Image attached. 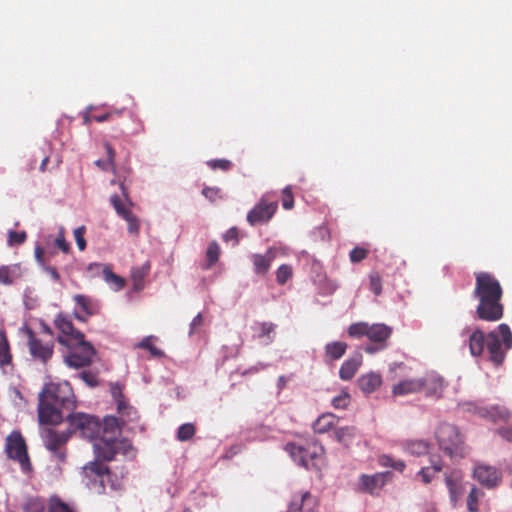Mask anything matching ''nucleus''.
Returning a JSON list of instances; mask_svg holds the SVG:
<instances>
[{
    "label": "nucleus",
    "instance_id": "23",
    "mask_svg": "<svg viewBox=\"0 0 512 512\" xmlns=\"http://www.w3.org/2000/svg\"><path fill=\"white\" fill-rule=\"evenodd\" d=\"M487 335L480 329H475L468 337V347L472 356L478 357L482 355L486 347Z\"/></svg>",
    "mask_w": 512,
    "mask_h": 512
},
{
    "label": "nucleus",
    "instance_id": "57",
    "mask_svg": "<svg viewBox=\"0 0 512 512\" xmlns=\"http://www.w3.org/2000/svg\"><path fill=\"white\" fill-rule=\"evenodd\" d=\"M42 268L45 271V273L47 275H49L50 278L54 282H60V279H61L60 274L54 266L50 265L49 263H46V264H43Z\"/></svg>",
    "mask_w": 512,
    "mask_h": 512
},
{
    "label": "nucleus",
    "instance_id": "36",
    "mask_svg": "<svg viewBox=\"0 0 512 512\" xmlns=\"http://www.w3.org/2000/svg\"><path fill=\"white\" fill-rule=\"evenodd\" d=\"M258 327V338H264L267 337L269 342H272L274 340L275 335V328L276 325L272 322H259L256 323Z\"/></svg>",
    "mask_w": 512,
    "mask_h": 512
},
{
    "label": "nucleus",
    "instance_id": "43",
    "mask_svg": "<svg viewBox=\"0 0 512 512\" xmlns=\"http://www.w3.org/2000/svg\"><path fill=\"white\" fill-rule=\"evenodd\" d=\"M292 267L282 264L276 271V280L280 285H284L292 277Z\"/></svg>",
    "mask_w": 512,
    "mask_h": 512
},
{
    "label": "nucleus",
    "instance_id": "47",
    "mask_svg": "<svg viewBox=\"0 0 512 512\" xmlns=\"http://www.w3.org/2000/svg\"><path fill=\"white\" fill-rule=\"evenodd\" d=\"M124 220L127 222L128 224V227H127V230L129 232V234H132V235H137L139 233V230H140V223H139V219L132 213L130 212L125 218Z\"/></svg>",
    "mask_w": 512,
    "mask_h": 512
},
{
    "label": "nucleus",
    "instance_id": "49",
    "mask_svg": "<svg viewBox=\"0 0 512 512\" xmlns=\"http://www.w3.org/2000/svg\"><path fill=\"white\" fill-rule=\"evenodd\" d=\"M282 206L286 210L292 209L294 206V197L290 187H286L282 191Z\"/></svg>",
    "mask_w": 512,
    "mask_h": 512
},
{
    "label": "nucleus",
    "instance_id": "46",
    "mask_svg": "<svg viewBox=\"0 0 512 512\" xmlns=\"http://www.w3.org/2000/svg\"><path fill=\"white\" fill-rule=\"evenodd\" d=\"M438 473L439 472L434 471V469H432L431 467L426 466L422 467L418 471L417 476L421 478L424 484H429L433 481V479L437 476Z\"/></svg>",
    "mask_w": 512,
    "mask_h": 512
},
{
    "label": "nucleus",
    "instance_id": "59",
    "mask_svg": "<svg viewBox=\"0 0 512 512\" xmlns=\"http://www.w3.org/2000/svg\"><path fill=\"white\" fill-rule=\"evenodd\" d=\"M55 244L64 253H68L70 251V244L66 241L63 232H60L58 234V236L55 239Z\"/></svg>",
    "mask_w": 512,
    "mask_h": 512
},
{
    "label": "nucleus",
    "instance_id": "12",
    "mask_svg": "<svg viewBox=\"0 0 512 512\" xmlns=\"http://www.w3.org/2000/svg\"><path fill=\"white\" fill-rule=\"evenodd\" d=\"M473 476L488 489L497 487L502 480V472L498 468L485 464H477L474 467Z\"/></svg>",
    "mask_w": 512,
    "mask_h": 512
},
{
    "label": "nucleus",
    "instance_id": "51",
    "mask_svg": "<svg viewBox=\"0 0 512 512\" xmlns=\"http://www.w3.org/2000/svg\"><path fill=\"white\" fill-rule=\"evenodd\" d=\"M49 512H74L66 503L60 499H53L50 503Z\"/></svg>",
    "mask_w": 512,
    "mask_h": 512
},
{
    "label": "nucleus",
    "instance_id": "50",
    "mask_svg": "<svg viewBox=\"0 0 512 512\" xmlns=\"http://www.w3.org/2000/svg\"><path fill=\"white\" fill-rule=\"evenodd\" d=\"M85 232V226H80L74 230L75 241L80 251H83L86 248V240L84 238Z\"/></svg>",
    "mask_w": 512,
    "mask_h": 512
},
{
    "label": "nucleus",
    "instance_id": "8",
    "mask_svg": "<svg viewBox=\"0 0 512 512\" xmlns=\"http://www.w3.org/2000/svg\"><path fill=\"white\" fill-rule=\"evenodd\" d=\"M68 347L71 351L65 357V363L71 368L79 369L89 366L96 354L95 348L90 342L85 341V338Z\"/></svg>",
    "mask_w": 512,
    "mask_h": 512
},
{
    "label": "nucleus",
    "instance_id": "19",
    "mask_svg": "<svg viewBox=\"0 0 512 512\" xmlns=\"http://www.w3.org/2000/svg\"><path fill=\"white\" fill-rule=\"evenodd\" d=\"M275 254L276 251L272 247H270L265 254H253L251 259L255 273L265 275L271 267Z\"/></svg>",
    "mask_w": 512,
    "mask_h": 512
},
{
    "label": "nucleus",
    "instance_id": "17",
    "mask_svg": "<svg viewBox=\"0 0 512 512\" xmlns=\"http://www.w3.org/2000/svg\"><path fill=\"white\" fill-rule=\"evenodd\" d=\"M477 413L480 417L491 420L492 422H507L511 413L505 406L493 405L491 407H480L477 409Z\"/></svg>",
    "mask_w": 512,
    "mask_h": 512
},
{
    "label": "nucleus",
    "instance_id": "22",
    "mask_svg": "<svg viewBox=\"0 0 512 512\" xmlns=\"http://www.w3.org/2000/svg\"><path fill=\"white\" fill-rule=\"evenodd\" d=\"M0 368L6 370L13 368V355L6 332L0 329Z\"/></svg>",
    "mask_w": 512,
    "mask_h": 512
},
{
    "label": "nucleus",
    "instance_id": "37",
    "mask_svg": "<svg viewBox=\"0 0 512 512\" xmlns=\"http://www.w3.org/2000/svg\"><path fill=\"white\" fill-rule=\"evenodd\" d=\"M319 450H322V448H319ZM319 457L318 448L316 446L314 447H308L305 448V453L303 455V458L305 460V463H301L300 466L306 468V469H312L316 467L315 460Z\"/></svg>",
    "mask_w": 512,
    "mask_h": 512
},
{
    "label": "nucleus",
    "instance_id": "32",
    "mask_svg": "<svg viewBox=\"0 0 512 512\" xmlns=\"http://www.w3.org/2000/svg\"><path fill=\"white\" fill-rule=\"evenodd\" d=\"M483 497H484V492L473 485L468 496H467V499H466L467 510L469 512H478L479 511V503Z\"/></svg>",
    "mask_w": 512,
    "mask_h": 512
},
{
    "label": "nucleus",
    "instance_id": "9",
    "mask_svg": "<svg viewBox=\"0 0 512 512\" xmlns=\"http://www.w3.org/2000/svg\"><path fill=\"white\" fill-rule=\"evenodd\" d=\"M27 346L29 353L34 360L46 364L54 354V342L43 341L30 328H26Z\"/></svg>",
    "mask_w": 512,
    "mask_h": 512
},
{
    "label": "nucleus",
    "instance_id": "31",
    "mask_svg": "<svg viewBox=\"0 0 512 512\" xmlns=\"http://www.w3.org/2000/svg\"><path fill=\"white\" fill-rule=\"evenodd\" d=\"M338 421L333 413H324L317 418L313 424V430L316 433L323 434L329 431Z\"/></svg>",
    "mask_w": 512,
    "mask_h": 512
},
{
    "label": "nucleus",
    "instance_id": "55",
    "mask_svg": "<svg viewBox=\"0 0 512 512\" xmlns=\"http://www.w3.org/2000/svg\"><path fill=\"white\" fill-rule=\"evenodd\" d=\"M114 113H111V112H107V113H103V114H95V115H89V114H86L84 116V123L85 124H89L91 121H96V122H104V121H107L109 120L112 115Z\"/></svg>",
    "mask_w": 512,
    "mask_h": 512
},
{
    "label": "nucleus",
    "instance_id": "6",
    "mask_svg": "<svg viewBox=\"0 0 512 512\" xmlns=\"http://www.w3.org/2000/svg\"><path fill=\"white\" fill-rule=\"evenodd\" d=\"M69 423V431L72 433H79L81 437L94 440L98 439L101 432V423L99 419L90 414L72 411L65 417Z\"/></svg>",
    "mask_w": 512,
    "mask_h": 512
},
{
    "label": "nucleus",
    "instance_id": "45",
    "mask_svg": "<svg viewBox=\"0 0 512 512\" xmlns=\"http://www.w3.org/2000/svg\"><path fill=\"white\" fill-rule=\"evenodd\" d=\"M370 290L375 295H380L382 292V279L378 272H371L369 275Z\"/></svg>",
    "mask_w": 512,
    "mask_h": 512
},
{
    "label": "nucleus",
    "instance_id": "61",
    "mask_svg": "<svg viewBox=\"0 0 512 512\" xmlns=\"http://www.w3.org/2000/svg\"><path fill=\"white\" fill-rule=\"evenodd\" d=\"M220 190L217 188L212 187H205L202 190V194L208 198L210 201H215L216 198L219 196Z\"/></svg>",
    "mask_w": 512,
    "mask_h": 512
},
{
    "label": "nucleus",
    "instance_id": "25",
    "mask_svg": "<svg viewBox=\"0 0 512 512\" xmlns=\"http://www.w3.org/2000/svg\"><path fill=\"white\" fill-rule=\"evenodd\" d=\"M348 345L342 341H333L325 345L324 362L332 363L339 360L346 352Z\"/></svg>",
    "mask_w": 512,
    "mask_h": 512
},
{
    "label": "nucleus",
    "instance_id": "26",
    "mask_svg": "<svg viewBox=\"0 0 512 512\" xmlns=\"http://www.w3.org/2000/svg\"><path fill=\"white\" fill-rule=\"evenodd\" d=\"M421 391L420 378L405 379L399 381L392 388V393L395 396H405Z\"/></svg>",
    "mask_w": 512,
    "mask_h": 512
},
{
    "label": "nucleus",
    "instance_id": "60",
    "mask_svg": "<svg viewBox=\"0 0 512 512\" xmlns=\"http://www.w3.org/2000/svg\"><path fill=\"white\" fill-rule=\"evenodd\" d=\"M105 149H106V153H107V157H108L107 164L113 171H115V165H114L115 151L109 143H105Z\"/></svg>",
    "mask_w": 512,
    "mask_h": 512
},
{
    "label": "nucleus",
    "instance_id": "29",
    "mask_svg": "<svg viewBox=\"0 0 512 512\" xmlns=\"http://www.w3.org/2000/svg\"><path fill=\"white\" fill-rule=\"evenodd\" d=\"M22 270L20 264H10L0 267V282L5 285L14 283L21 278Z\"/></svg>",
    "mask_w": 512,
    "mask_h": 512
},
{
    "label": "nucleus",
    "instance_id": "2",
    "mask_svg": "<svg viewBox=\"0 0 512 512\" xmlns=\"http://www.w3.org/2000/svg\"><path fill=\"white\" fill-rule=\"evenodd\" d=\"M75 408L76 396L67 381L48 383L39 394L38 417L42 424H60L65 419V413Z\"/></svg>",
    "mask_w": 512,
    "mask_h": 512
},
{
    "label": "nucleus",
    "instance_id": "38",
    "mask_svg": "<svg viewBox=\"0 0 512 512\" xmlns=\"http://www.w3.org/2000/svg\"><path fill=\"white\" fill-rule=\"evenodd\" d=\"M369 324L366 322L353 323L348 328V335L352 338H361L368 335Z\"/></svg>",
    "mask_w": 512,
    "mask_h": 512
},
{
    "label": "nucleus",
    "instance_id": "33",
    "mask_svg": "<svg viewBox=\"0 0 512 512\" xmlns=\"http://www.w3.org/2000/svg\"><path fill=\"white\" fill-rule=\"evenodd\" d=\"M150 270V265L148 263L142 265L141 267L133 268L132 270V280L135 289L143 288L144 278L148 275Z\"/></svg>",
    "mask_w": 512,
    "mask_h": 512
},
{
    "label": "nucleus",
    "instance_id": "5",
    "mask_svg": "<svg viewBox=\"0 0 512 512\" xmlns=\"http://www.w3.org/2000/svg\"><path fill=\"white\" fill-rule=\"evenodd\" d=\"M489 360L499 366L503 363L506 352L512 348V332L510 327L502 323L497 329L489 332L486 339Z\"/></svg>",
    "mask_w": 512,
    "mask_h": 512
},
{
    "label": "nucleus",
    "instance_id": "56",
    "mask_svg": "<svg viewBox=\"0 0 512 512\" xmlns=\"http://www.w3.org/2000/svg\"><path fill=\"white\" fill-rule=\"evenodd\" d=\"M105 277H106L107 281L114 283L116 285L117 289H122L125 285L124 279L121 278L120 276H117L116 274H114L111 271L105 272Z\"/></svg>",
    "mask_w": 512,
    "mask_h": 512
},
{
    "label": "nucleus",
    "instance_id": "39",
    "mask_svg": "<svg viewBox=\"0 0 512 512\" xmlns=\"http://www.w3.org/2000/svg\"><path fill=\"white\" fill-rule=\"evenodd\" d=\"M196 433L195 425L192 423L182 424L177 430V439L181 442L188 441L194 437Z\"/></svg>",
    "mask_w": 512,
    "mask_h": 512
},
{
    "label": "nucleus",
    "instance_id": "20",
    "mask_svg": "<svg viewBox=\"0 0 512 512\" xmlns=\"http://www.w3.org/2000/svg\"><path fill=\"white\" fill-rule=\"evenodd\" d=\"M388 473H376L374 475L363 474L360 477V485L363 491L374 494L385 485V477Z\"/></svg>",
    "mask_w": 512,
    "mask_h": 512
},
{
    "label": "nucleus",
    "instance_id": "54",
    "mask_svg": "<svg viewBox=\"0 0 512 512\" xmlns=\"http://www.w3.org/2000/svg\"><path fill=\"white\" fill-rule=\"evenodd\" d=\"M79 377L90 387H96L98 385L97 376L91 371H83L79 374Z\"/></svg>",
    "mask_w": 512,
    "mask_h": 512
},
{
    "label": "nucleus",
    "instance_id": "13",
    "mask_svg": "<svg viewBox=\"0 0 512 512\" xmlns=\"http://www.w3.org/2000/svg\"><path fill=\"white\" fill-rule=\"evenodd\" d=\"M71 437V431L58 432L53 428H46L43 431V441L45 447L57 454L60 459L64 458V454L60 452V449L68 442Z\"/></svg>",
    "mask_w": 512,
    "mask_h": 512
},
{
    "label": "nucleus",
    "instance_id": "52",
    "mask_svg": "<svg viewBox=\"0 0 512 512\" xmlns=\"http://www.w3.org/2000/svg\"><path fill=\"white\" fill-rule=\"evenodd\" d=\"M211 169H221L227 171L232 167V162L227 159H214L208 162Z\"/></svg>",
    "mask_w": 512,
    "mask_h": 512
},
{
    "label": "nucleus",
    "instance_id": "30",
    "mask_svg": "<svg viewBox=\"0 0 512 512\" xmlns=\"http://www.w3.org/2000/svg\"><path fill=\"white\" fill-rule=\"evenodd\" d=\"M75 303L85 312L86 315L92 316L99 312L100 305L99 303L90 298L89 296L77 294L73 297Z\"/></svg>",
    "mask_w": 512,
    "mask_h": 512
},
{
    "label": "nucleus",
    "instance_id": "24",
    "mask_svg": "<svg viewBox=\"0 0 512 512\" xmlns=\"http://www.w3.org/2000/svg\"><path fill=\"white\" fill-rule=\"evenodd\" d=\"M382 385V377L379 373L370 372L358 379V386L365 394L375 392Z\"/></svg>",
    "mask_w": 512,
    "mask_h": 512
},
{
    "label": "nucleus",
    "instance_id": "35",
    "mask_svg": "<svg viewBox=\"0 0 512 512\" xmlns=\"http://www.w3.org/2000/svg\"><path fill=\"white\" fill-rule=\"evenodd\" d=\"M356 435V428L354 426L340 427L335 431L336 439L343 444H348Z\"/></svg>",
    "mask_w": 512,
    "mask_h": 512
},
{
    "label": "nucleus",
    "instance_id": "11",
    "mask_svg": "<svg viewBox=\"0 0 512 512\" xmlns=\"http://www.w3.org/2000/svg\"><path fill=\"white\" fill-rule=\"evenodd\" d=\"M277 201H268L265 197L251 209L247 214V221L251 226L267 223L276 213Z\"/></svg>",
    "mask_w": 512,
    "mask_h": 512
},
{
    "label": "nucleus",
    "instance_id": "7",
    "mask_svg": "<svg viewBox=\"0 0 512 512\" xmlns=\"http://www.w3.org/2000/svg\"><path fill=\"white\" fill-rule=\"evenodd\" d=\"M5 452L8 458L19 463L22 471L31 470L25 439L19 431H13L5 440Z\"/></svg>",
    "mask_w": 512,
    "mask_h": 512
},
{
    "label": "nucleus",
    "instance_id": "14",
    "mask_svg": "<svg viewBox=\"0 0 512 512\" xmlns=\"http://www.w3.org/2000/svg\"><path fill=\"white\" fill-rule=\"evenodd\" d=\"M445 484L449 492V499L453 507H456L464 492L463 475L459 470H451L444 474Z\"/></svg>",
    "mask_w": 512,
    "mask_h": 512
},
{
    "label": "nucleus",
    "instance_id": "15",
    "mask_svg": "<svg viewBox=\"0 0 512 512\" xmlns=\"http://www.w3.org/2000/svg\"><path fill=\"white\" fill-rule=\"evenodd\" d=\"M112 394L117 402V412L120 415L122 424L132 422L138 419L137 411L125 401L119 388H113Z\"/></svg>",
    "mask_w": 512,
    "mask_h": 512
},
{
    "label": "nucleus",
    "instance_id": "3",
    "mask_svg": "<svg viewBox=\"0 0 512 512\" xmlns=\"http://www.w3.org/2000/svg\"><path fill=\"white\" fill-rule=\"evenodd\" d=\"M473 297L478 300L476 316L483 321L496 322L503 317V289L499 280L489 272H476Z\"/></svg>",
    "mask_w": 512,
    "mask_h": 512
},
{
    "label": "nucleus",
    "instance_id": "27",
    "mask_svg": "<svg viewBox=\"0 0 512 512\" xmlns=\"http://www.w3.org/2000/svg\"><path fill=\"white\" fill-rule=\"evenodd\" d=\"M431 446L432 445L429 441L422 439L406 440L402 443L404 451L413 456L427 455Z\"/></svg>",
    "mask_w": 512,
    "mask_h": 512
},
{
    "label": "nucleus",
    "instance_id": "1",
    "mask_svg": "<svg viewBox=\"0 0 512 512\" xmlns=\"http://www.w3.org/2000/svg\"><path fill=\"white\" fill-rule=\"evenodd\" d=\"M122 422L115 416H106L101 424L103 435L93 444L95 459L83 467L87 486L95 492L104 493L106 487L118 488L115 476L103 461H112L117 454H127L132 448L126 439H119Z\"/></svg>",
    "mask_w": 512,
    "mask_h": 512
},
{
    "label": "nucleus",
    "instance_id": "10",
    "mask_svg": "<svg viewBox=\"0 0 512 512\" xmlns=\"http://www.w3.org/2000/svg\"><path fill=\"white\" fill-rule=\"evenodd\" d=\"M55 326L61 332L57 337V341L64 346H71L75 342L82 341L84 334L76 329L68 315L60 313L57 315Z\"/></svg>",
    "mask_w": 512,
    "mask_h": 512
},
{
    "label": "nucleus",
    "instance_id": "16",
    "mask_svg": "<svg viewBox=\"0 0 512 512\" xmlns=\"http://www.w3.org/2000/svg\"><path fill=\"white\" fill-rule=\"evenodd\" d=\"M317 501L310 492L294 496L288 512H317Z\"/></svg>",
    "mask_w": 512,
    "mask_h": 512
},
{
    "label": "nucleus",
    "instance_id": "4",
    "mask_svg": "<svg viewBox=\"0 0 512 512\" xmlns=\"http://www.w3.org/2000/svg\"><path fill=\"white\" fill-rule=\"evenodd\" d=\"M439 449L451 460H459L466 456L465 436L453 424L440 423L434 432Z\"/></svg>",
    "mask_w": 512,
    "mask_h": 512
},
{
    "label": "nucleus",
    "instance_id": "42",
    "mask_svg": "<svg viewBox=\"0 0 512 512\" xmlns=\"http://www.w3.org/2000/svg\"><path fill=\"white\" fill-rule=\"evenodd\" d=\"M152 336L145 337L141 342L138 343L137 347L148 350L152 356L161 357L164 355L163 351L157 348L152 343Z\"/></svg>",
    "mask_w": 512,
    "mask_h": 512
},
{
    "label": "nucleus",
    "instance_id": "21",
    "mask_svg": "<svg viewBox=\"0 0 512 512\" xmlns=\"http://www.w3.org/2000/svg\"><path fill=\"white\" fill-rule=\"evenodd\" d=\"M362 364V355L355 354L345 360L339 370V377L344 381L351 380Z\"/></svg>",
    "mask_w": 512,
    "mask_h": 512
},
{
    "label": "nucleus",
    "instance_id": "40",
    "mask_svg": "<svg viewBox=\"0 0 512 512\" xmlns=\"http://www.w3.org/2000/svg\"><path fill=\"white\" fill-rule=\"evenodd\" d=\"M285 449L298 465H301V463H305V460L303 458V455L305 453L304 447L296 445L294 443H288Z\"/></svg>",
    "mask_w": 512,
    "mask_h": 512
},
{
    "label": "nucleus",
    "instance_id": "18",
    "mask_svg": "<svg viewBox=\"0 0 512 512\" xmlns=\"http://www.w3.org/2000/svg\"><path fill=\"white\" fill-rule=\"evenodd\" d=\"M421 391L427 396H439L444 388V380L437 374H427L420 378Z\"/></svg>",
    "mask_w": 512,
    "mask_h": 512
},
{
    "label": "nucleus",
    "instance_id": "63",
    "mask_svg": "<svg viewBox=\"0 0 512 512\" xmlns=\"http://www.w3.org/2000/svg\"><path fill=\"white\" fill-rule=\"evenodd\" d=\"M223 239H224V241L235 240L237 242L238 241L237 229L235 227H233V228H230L229 230H227L223 236Z\"/></svg>",
    "mask_w": 512,
    "mask_h": 512
},
{
    "label": "nucleus",
    "instance_id": "53",
    "mask_svg": "<svg viewBox=\"0 0 512 512\" xmlns=\"http://www.w3.org/2000/svg\"><path fill=\"white\" fill-rule=\"evenodd\" d=\"M26 233L23 232H17V231H10L8 234V243L10 245H20L25 242L26 240Z\"/></svg>",
    "mask_w": 512,
    "mask_h": 512
},
{
    "label": "nucleus",
    "instance_id": "34",
    "mask_svg": "<svg viewBox=\"0 0 512 512\" xmlns=\"http://www.w3.org/2000/svg\"><path fill=\"white\" fill-rule=\"evenodd\" d=\"M220 256V247L219 245L213 241L209 243L206 250V263L204 268L210 269L219 259Z\"/></svg>",
    "mask_w": 512,
    "mask_h": 512
},
{
    "label": "nucleus",
    "instance_id": "58",
    "mask_svg": "<svg viewBox=\"0 0 512 512\" xmlns=\"http://www.w3.org/2000/svg\"><path fill=\"white\" fill-rule=\"evenodd\" d=\"M430 466L434 471L441 472L443 469V460L440 455L433 454L429 457Z\"/></svg>",
    "mask_w": 512,
    "mask_h": 512
},
{
    "label": "nucleus",
    "instance_id": "64",
    "mask_svg": "<svg viewBox=\"0 0 512 512\" xmlns=\"http://www.w3.org/2000/svg\"><path fill=\"white\" fill-rule=\"evenodd\" d=\"M203 323V317L201 315V313H198L192 320L190 326H191V331L190 333H193L194 331H196L199 327H201Z\"/></svg>",
    "mask_w": 512,
    "mask_h": 512
},
{
    "label": "nucleus",
    "instance_id": "41",
    "mask_svg": "<svg viewBox=\"0 0 512 512\" xmlns=\"http://www.w3.org/2000/svg\"><path fill=\"white\" fill-rule=\"evenodd\" d=\"M110 203L115 209L117 215L123 219L131 212L130 208L123 203L117 194L110 196Z\"/></svg>",
    "mask_w": 512,
    "mask_h": 512
},
{
    "label": "nucleus",
    "instance_id": "48",
    "mask_svg": "<svg viewBox=\"0 0 512 512\" xmlns=\"http://www.w3.org/2000/svg\"><path fill=\"white\" fill-rule=\"evenodd\" d=\"M368 255V250L362 247H355L351 250L349 257L352 263H358L364 260Z\"/></svg>",
    "mask_w": 512,
    "mask_h": 512
},
{
    "label": "nucleus",
    "instance_id": "44",
    "mask_svg": "<svg viewBox=\"0 0 512 512\" xmlns=\"http://www.w3.org/2000/svg\"><path fill=\"white\" fill-rule=\"evenodd\" d=\"M350 401V394L343 391L332 399V406L335 409H345L350 404Z\"/></svg>",
    "mask_w": 512,
    "mask_h": 512
},
{
    "label": "nucleus",
    "instance_id": "62",
    "mask_svg": "<svg viewBox=\"0 0 512 512\" xmlns=\"http://www.w3.org/2000/svg\"><path fill=\"white\" fill-rule=\"evenodd\" d=\"M497 433L506 441L512 442V428L502 427L497 430Z\"/></svg>",
    "mask_w": 512,
    "mask_h": 512
},
{
    "label": "nucleus",
    "instance_id": "28",
    "mask_svg": "<svg viewBox=\"0 0 512 512\" xmlns=\"http://www.w3.org/2000/svg\"><path fill=\"white\" fill-rule=\"evenodd\" d=\"M392 334V328L382 324V323H376L369 326V333L367 337L372 342L376 343H384L387 339L390 338Z\"/></svg>",
    "mask_w": 512,
    "mask_h": 512
}]
</instances>
